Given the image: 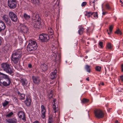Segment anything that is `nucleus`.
I'll return each instance as SVG.
<instances>
[{
    "mask_svg": "<svg viewBox=\"0 0 123 123\" xmlns=\"http://www.w3.org/2000/svg\"><path fill=\"white\" fill-rule=\"evenodd\" d=\"M11 81L9 76L0 72V85L2 83L3 86H7L10 83Z\"/></svg>",
    "mask_w": 123,
    "mask_h": 123,
    "instance_id": "f257e3e1",
    "label": "nucleus"
},
{
    "mask_svg": "<svg viewBox=\"0 0 123 123\" xmlns=\"http://www.w3.org/2000/svg\"><path fill=\"white\" fill-rule=\"evenodd\" d=\"M22 53V51L20 49L17 50L13 52L11 56V60L15 63L18 62L19 58L21 57Z\"/></svg>",
    "mask_w": 123,
    "mask_h": 123,
    "instance_id": "f03ea898",
    "label": "nucleus"
},
{
    "mask_svg": "<svg viewBox=\"0 0 123 123\" xmlns=\"http://www.w3.org/2000/svg\"><path fill=\"white\" fill-rule=\"evenodd\" d=\"M37 44L35 41L31 40L29 41V44L27 48L28 50L31 51L35 50L37 49Z\"/></svg>",
    "mask_w": 123,
    "mask_h": 123,
    "instance_id": "7ed1b4c3",
    "label": "nucleus"
},
{
    "mask_svg": "<svg viewBox=\"0 0 123 123\" xmlns=\"http://www.w3.org/2000/svg\"><path fill=\"white\" fill-rule=\"evenodd\" d=\"M1 67L3 70L7 73L11 74L13 72V70L11 66L6 63L2 64Z\"/></svg>",
    "mask_w": 123,
    "mask_h": 123,
    "instance_id": "20e7f679",
    "label": "nucleus"
},
{
    "mask_svg": "<svg viewBox=\"0 0 123 123\" xmlns=\"http://www.w3.org/2000/svg\"><path fill=\"white\" fill-rule=\"evenodd\" d=\"M94 112L95 117L97 118H102L104 117V113L101 110L99 109H95Z\"/></svg>",
    "mask_w": 123,
    "mask_h": 123,
    "instance_id": "39448f33",
    "label": "nucleus"
},
{
    "mask_svg": "<svg viewBox=\"0 0 123 123\" xmlns=\"http://www.w3.org/2000/svg\"><path fill=\"white\" fill-rule=\"evenodd\" d=\"M16 0H8V5L11 9H13L16 7Z\"/></svg>",
    "mask_w": 123,
    "mask_h": 123,
    "instance_id": "423d86ee",
    "label": "nucleus"
},
{
    "mask_svg": "<svg viewBox=\"0 0 123 123\" xmlns=\"http://www.w3.org/2000/svg\"><path fill=\"white\" fill-rule=\"evenodd\" d=\"M49 36L45 34H42L39 35V38L42 42H46L49 40Z\"/></svg>",
    "mask_w": 123,
    "mask_h": 123,
    "instance_id": "0eeeda50",
    "label": "nucleus"
},
{
    "mask_svg": "<svg viewBox=\"0 0 123 123\" xmlns=\"http://www.w3.org/2000/svg\"><path fill=\"white\" fill-rule=\"evenodd\" d=\"M9 16L12 21L16 22L17 21L18 18L17 15L13 12H11L9 13Z\"/></svg>",
    "mask_w": 123,
    "mask_h": 123,
    "instance_id": "6e6552de",
    "label": "nucleus"
},
{
    "mask_svg": "<svg viewBox=\"0 0 123 123\" xmlns=\"http://www.w3.org/2000/svg\"><path fill=\"white\" fill-rule=\"evenodd\" d=\"M2 18L7 25H11V21L8 15H4L2 17Z\"/></svg>",
    "mask_w": 123,
    "mask_h": 123,
    "instance_id": "1a4fd4ad",
    "label": "nucleus"
},
{
    "mask_svg": "<svg viewBox=\"0 0 123 123\" xmlns=\"http://www.w3.org/2000/svg\"><path fill=\"white\" fill-rule=\"evenodd\" d=\"M41 116L43 119H44L45 116V114L46 112V109L45 107L43 105L41 106Z\"/></svg>",
    "mask_w": 123,
    "mask_h": 123,
    "instance_id": "9d476101",
    "label": "nucleus"
},
{
    "mask_svg": "<svg viewBox=\"0 0 123 123\" xmlns=\"http://www.w3.org/2000/svg\"><path fill=\"white\" fill-rule=\"evenodd\" d=\"M32 78L33 82L35 84L38 85L40 83V80L38 77L33 76H32Z\"/></svg>",
    "mask_w": 123,
    "mask_h": 123,
    "instance_id": "9b49d317",
    "label": "nucleus"
},
{
    "mask_svg": "<svg viewBox=\"0 0 123 123\" xmlns=\"http://www.w3.org/2000/svg\"><path fill=\"white\" fill-rule=\"evenodd\" d=\"M55 54L56 56L55 59H54V62H55L58 65L59 64L60 62V55L58 53H56Z\"/></svg>",
    "mask_w": 123,
    "mask_h": 123,
    "instance_id": "f8f14e48",
    "label": "nucleus"
},
{
    "mask_svg": "<svg viewBox=\"0 0 123 123\" xmlns=\"http://www.w3.org/2000/svg\"><path fill=\"white\" fill-rule=\"evenodd\" d=\"M33 25L36 29H39L41 27V22L40 21H35L34 22Z\"/></svg>",
    "mask_w": 123,
    "mask_h": 123,
    "instance_id": "ddd939ff",
    "label": "nucleus"
},
{
    "mask_svg": "<svg viewBox=\"0 0 123 123\" xmlns=\"http://www.w3.org/2000/svg\"><path fill=\"white\" fill-rule=\"evenodd\" d=\"M18 115L20 119L23 120H25V117L24 113L22 111H20L18 112Z\"/></svg>",
    "mask_w": 123,
    "mask_h": 123,
    "instance_id": "4468645a",
    "label": "nucleus"
},
{
    "mask_svg": "<svg viewBox=\"0 0 123 123\" xmlns=\"http://www.w3.org/2000/svg\"><path fill=\"white\" fill-rule=\"evenodd\" d=\"M20 28V31L24 33H27L28 30V29L26 26L22 25H21Z\"/></svg>",
    "mask_w": 123,
    "mask_h": 123,
    "instance_id": "2eb2a0df",
    "label": "nucleus"
},
{
    "mask_svg": "<svg viewBox=\"0 0 123 123\" xmlns=\"http://www.w3.org/2000/svg\"><path fill=\"white\" fill-rule=\"evenodd\" d=\"M6 28L5 23L2 20H0V32L4 30Z\"/></svg>",
    "mask_w": 123,
    "mask_h": 123,
    "instance_id": "dca6fc26",
    "label": "nucleus"
},
{
    "mask_svg": "<svg viewBox=\"0 0 123 123\" xmlns=\"http://www.w3.org/2000/svg\"><path fill=\"white\" fill-rule=\"evenodd\" d=\"M32 18L33 20L35 21H40V18L38 15L34 14L32 16Z\"/></svg>",
    "mask_w": 123,
    "mask_h": 123,
    "instance_id": "f3484780",
    "label": "nucleus"
},
{
    "mask_svg": "<svg viewBox=\"0 0 123 123\" xmlns=\"http://www.w3.org/2000/svg\"><path fill=\"white\" fill-rule=\"evenodd\" d=\"M53 30L51 28H48V31L49 33V35L50 38H52L54 36Z\"/></svg>",
    "mask_w": 123,
    "mask_h": 123,
    "instance_id": "a211bd4d",
    "label": "nucleus"
},
{
    "mask_svg": "<svg viewBox=\"0 0 123 123\" xmlns=\"http://www.w3.org/2000/svg\"><path fill=\"white\" fill-rule=\"evenodd\" d=\"M21 81V82L23 86H27L28 83V81L26 79H22Z\"/></svg>",
    "mask_w": 123,
    "mask_h": 123,
    "instance_id": "6ab92c4d",
    "label": "nucleus"
},
{
    "mask_svg": "<svg viewBox=\"0 0 123 123\" xmlns=\"http://www.w3.org/2000/svg\"><path fill=\"white\" fill-rule=\"evenodd\" d=\"M41 67L42 70L44 71H46L47 68V65L44 63L41 65Z\"/></svg>",
    "mask_w": 123,
    "mask_h": 123,
    "instance_id": "aec40b11",
    "label": "nucleus"
},
{
    "mask_svg": "<svg viewBox=\"0 0 123 123\" xmlns=\"http://www.w3.org/2000/svg\"><path fill=\"white\" fill-rule=\"evenodd\" d=\"M78 33L80 35H81L83 33L84 29L82 26H80L79 28Z\"/></svg>",
    "mask_w": 123,
    "mask_h": 123,
    "instance_id": "412c9836",
    "label": "nucleus"
},
{
    "mask_svg": "<svg viewBox=\"0 0 123 123\" xmlns=\"http://www.w3.org/2000/svg\"><path fill=\"white\" fill-rule=\"evenodd\" d=\"M54 113L57 114L58 115V117L59 115V108L57 107L54 104Z\"/></svg>",
    "mask_w": 123,
    "mask_h": 123,
    "instance_id": "4be33fe9",
    "label": "nucleus"
},
{
    "mask_svg": "<svg viewBox=\"0 0 123 123\" xmlns=\"http://www.w3.org/2000/svg\"><path fill=\"white\" fill-rule=\"evenodd\" d=\"M17 122V120L16 119L13 118L9 120L7 123H16Z\"/></svg>",
    "mask_w": 123,
    "mask_h": 123,
    "instance_id": "5701e85b",
    "label": "nucleus"
},
{
    "mask_svg": "<svg viewBox=\"0 0 123 123\" xmlns=\"http://www.w3.org/2000/svg\"><path fill=\"white\" fill-rule=\"evenodd\" d=\"M18 96L19 97L20 99H24L25 95L24 94H21L19 92H18Z\"/></svg>",
    "mask_w": 123,
    "mask_h": 123,
    "instance_id": "b1692460",
    "label": "nucleus"
},
{
    "mask_svg": "<svg viewBox=\"0 0 123 123\" xmlns=\"http://www.w3.org/2000/svg\"><path fill=\"white\" fill-rule=\"evenodd\" d=\"M25 102L26 105H30L31 104V100L30 98H27Z\"/></svg>",
    "mask_w": 123,
    "mask_h": 123,
    "instance_id": "393cba45",
    "label": "nucleus"
},
{
    "mask_svg": "<svg viewBox=\"0 0 123 123\" xmlns=\"http://www.w3.org/2000/svg\"><path fill=\"white\" fill-rule=\"evenodd\" d=\"M23 16L24 19L26 20H29L30 18V16L25 13H24Z\"/></svg>",
    "mask_w": 123,
    "mask_h": 123,
    "instance_id": "a878e982",
    "label": "nucleus"
},
{
    "mask_svg": "<svg viewBox=\"0 0 123 123\" xmlns=\"http://www.w3.org/2000/svg\"><path fill=\"white\" fill-rule=\"evenodd\" d=\"M90 66L87 65H86L85 67V69L86 71L89 73H90Z\"/></svg>",
    "mask_w": 123,
    "mask_h": 123,
    "instance_id": "bb28decb",
    "label": "nucleus"
},
{
    "mask_svg": "<svg viewBox=\"0 0 123 123\" xmlns=\"http://www.w3.org/2000/svg\"><path fill=\"white\" fill-rule=\"evenodd\" d=\"M93 14V13L91 12H87L85 14V15L87 16L88 18L90 17Z\"/></svg>",
    "mask_w": 123,
    "mask_h": 123,
    "instance_id": "cd10ccee",
    "label": "nucleus"
},
{
    "mask_svg": "<svg viewBox=\"0 0 123 123\" xmlns=\"http://www.w3.org/2000/svg\"><path fill=\"white\" fill-rule=\"evenodd\" d=\"M95 68L96 71L99 72L101 71V67L99 66H97Z\"/></svg>",
    "mask_w": 123,
    "mask_h": 123,
    "instance_id": "c85d7f7f",
    "label": "nucleus"
},
{
    "mask_svg": "<svg viewBox=\"0 0 123 123\" xmlns=\"http://www.w3.org/2000/svg\"><path fill=\"white\" fill-rule=\"evenodd\" d=\"M31 1L33 3L36 5L38 4L39 2V0H31Z\"/></svg>",
    "mask_w": 123,
    "mask_h": 123,
    "instance_id": "c756f323",
    "label": "nucleus"
},
{
    "mask_svg": "<svg viewBox=\"0 0 123 123\" xmlns=\"http://www.w3.org/2000/svg\"><path fill=\"white\" fill-rule=\"evenodd\" d=\"M9 103V102L5 100V101L3 103L2 105L3 106L5 107L7 106Z\"/></svg>",
    "mask_w": 123,
    "mask_h": 123,
    "instance_id": "7c9ffc66",
    "label": "nucleus"
},
{
    "mask_svg": "<svg viewBox=\"0 0 123 123\" xmlns=\"http://www.w3.org/2000/svg\"><path fill=\"white\" fill-rule=\"evenodd\" d=\"M115 33L118 34H120V35H121L122 34V32L119 29L117 30L115 32Z\"/></svg>",
    "mask_w": 123,
    "mask_h": 123,
    "instance_id": "2f4dec72",
    "label": "nucleus"
},
{
    "mask_svg": "<svg viewBox=\"0 0 123 123\" xmlns=\"http://www.w3.org/2000/svg\"><path fill=\"white\" fill-rule=\"evenodd\" d=\"M13 114V113L12 112H11L6 114V116L7 117H10Z\"/></svg>",
    "mask_w": 123,
    "mask_h": 123,
    "instance_id": "473e14b6",
    "label": "nucleus"
},
{
    "mask_svg": "<svg viewBox=\"0 0 123 123\" xmlns=\"http://www.w3.org/2000/svg\"><path fill=\"white\" fill-rule=\"evenodd\" d=\"M106 8L108 10H110L111 9V8L110 6L108 4H106L105 5Z\"/></svg>",
    "mask_w": 123,
    "mask_h": 123,
    "instance_id": "72a5a7b5",
    "label": "nucleus"
},
{
    "mask_svg": "<svg viewBox=\"0 0 123 123\" xmlns=\"http://www.w3.org/2000/svg\"><path fill=\"white\" fill-rule=\"evenodd\" d=\"M88 100L87 99L84 98L82 100V102L84 103H85L87 102Z\"/></svg>",
    "mask_w": 123,
    "mask_h": 123,
    "instance_id": "f704fd0d",
    "label": "nucleus"
},
{
    "mask_svg": "<svg viewBox=\"0 0 123 123\" xmlns=\"http://www.w3.org/2000/svg\"><path fill=\"white\" fill-rule=\"evenodd\" d=\"M107 46L108 48L109 49H111V44L110 43H109L107 44Z\"/></svg>",
    "mask_w": 123,
    "mask_h": 123,
    "instance_id": "c9c22d12",
    "label": "nucleus"
},
{
    "mask_svg": "<svg viewBox=\"0 0 123 123\" xmlns=\"http://www.w3.org/2000/svg\"><path fill=\"white\" fill-rule=\"evenodd\" d=\"M113 26L112 25H111L109 27V29L111 33L112 31V30L113 29Z\"/></svg>",
    "mask_w": 123,
    "mask_h": 123,
    "instance_id": "e433bc0d",
    "label": "nucleus"
},
{
    "mask_svg": "<svg viewBox=\"0 0 123 123\" xmlns=\"http://www.w3.org/2000/svg\"><path fill=\"white\" fill-rule=\"evenodd\" d=\"M93 13V14L94 13L93 15L94 17L95 18H97L98 17V15L97 12H96L95 13H94V12Z\"/></svg>",
    "mask_w": 123,
    "mask_h": 123,
    "instance_id": "4c0bfd02",
    "label": "nucleus"
},
{
    "mask_svg": "<svg viewBox=\"0 0 123 123\" xmlns=\"http://www.w3.org/2000/svg\"><path fill=\"white\" fill-rule=\"evenodd\" d=\"M48 123H52V118L50 117H49Z\"/></svg>",
    "mask_w": 123,
    "mask_h": 123,
    "instance_id": "58836bf2",
    "label": "nucleus"
},
{
    "mask_svg": "<svg viewBox=\"0 0 123 123\" xmlns=\"http://www.w3.org/2000/svg\"><path fill=\"white\" fill-rule=\"evenodd\" d=\"M86 2H83L81 4L82 6L83 7L85 6L86 4Z\"/></svg>",
    "mask_w": 123,
    "mask_h": 123,
    "instance_id": "ea45409f",
    "label": "nucleus"
},
{
    "mask_svg": "<svg viewBox=\"0 0 123 123\" xmlns=\"http://www.w3.org/2000/svg\"><path fill=\"white\" fill-rule=\"evenodd\" d=\"M99 45L101 48L103 47V43L102 42H99Z\"/></svg>",
    "mask_w": 123,
    "mask_h": 123,
    "instance_id": "a19ab883",
    "label": "nucleus"
},
{
    "mask_svg": "<svg viewBox=\"0 0 123 123\" xmlns=\"http://www.w3.org/2000/svg\"><path fill=\"white\" fill-rule=\"evenodd\" d=\"M117 90H118L119 92H121L122 91L123 89L119 87L118 88Z\"/></svg>",
    "mask_w": 123,
    "mask_h": 123,
    "instance_id": "79ce46f5",
    "label": "nucleus"
},
{
    "mask_svg": "<svg viewBox=\"0 0 123 123\" xmlns=\"http://www.w3.org/2000/svg\"><path fill=\"white\" fill-rule=\"evenodd\" d=\"M95 0H90V3H94L95 2Z\"/></svg>",
    "mask_w": 123,
    "mask_h": 123,
    "instance_id": "37998d69",
    "label": "nucleus"
},
{
    "mask_svg": "<svg viewBox=\"0 0 123 123\" xmlns=\"http://www.w3.org/2000/svg\"><path fill=\"white\" fill-rule=\"evenodd\" d=\"M54 72V78H55L56 77L55 75V73H57V72L56 70L55 69V70Z\"/></svg>",
    "mask_w": 123,
    "mask_h": 123,
    "instance_id": "c03bdc74",
    "label": "nucleus"
},
{
    "mask_svg": "<svg viewBox=\"0 0 123 123\" xmlns=\"http://www.w3.org/2000/svg\"><path fill=\"white\" fill-rule=\"evenodd\" d=\"M52 97V95L51 94V92L50 93L49 95L48 96V97L49 98H51Z\"/></svg>",
    "mask_w": 123,
    "mask_h": 123,
    "instance_id": "a18cd8bd",
    "label": "nucleus"
},
{
    "mask_svg": "<svg viewBox=\"0 0 123 123\" xmlns=\"http://www.w3.org/2000/svg\"><path fill=\"white\" fill-rule=\"evenodd\" d=\"M121 79L122 81H123V75L120 76Z\"/></svg>",
    "mask_w": 123,
    "mask_h": 123,
    "instance_id": "49530a36",
    "label": "nucleus"
},
{
    "mask_svg": "<svg viewBox=\"0 0 123 123\" xmlns=\"http://www.w3.org/2000/svg\"><path fill=\"white\" fill-rule=\"evenodd\" d=\"M119 1L121 3V5L122 6H123V2H122L121 0H120Z\"/></svg>",
    "mask_w": 123,
    "mask_h": 123,
    "instance_id": "de8ad7c7",
    "label": "nucleus"
},
{
    "mask_svg": "<svg viewBox=\"0 0 123 123\" xmlns=\"http://www.w3.org/2000/svg\"><path fill=\"white\" fill-rule=\"evenodd\" d=\"M107 13V12H102V14L103 15H105Z\"/></svg>",
    "mask_w": 123,
    "mask_h": 123,
    "instance_id": "09e8293b",
    "label": "nucleus"
},
{
    "mask_svg": "<svg viewBox=\"0 0 123 123\" xmlns=\"http://www.w3.org/2000/svg\"><path fill=\"white\" fill-rule=\"evenodd\" d=\"M33 123H40L38 121H36L33 122Z\"/></svg>",
    "mask_w": 123,
    "mask_h": 123,
    "instance_id": "8fccbe9b",
    "label": "nucleus"
},
{
    "mask_svg": "<svg viewBox=\"0 0 123 123\" xmlns=\"http://www.w3.org/2000/svg\"><path fill=\"white\" fill-rule=\"evenodd\" d=\"M100 84H101L102 85H104V83L103 82H101L100 84H99V86Z\"/></svg>",
    "mask_w": 123,
    "mask_h": 123,
    "instance_id": "3c124183",
    "label": "nucleus"
},
{
    "mask_svg": "<svg viewBox=\"0 0 123 123\" xmlns=\"http://www.w3.org/2000/svg\"><path fill=\"white\" fill-rule=\"evenodd\" d=\"M28 67L29 68H30L31 67V64H29L28 65Z\"/></svg>",
    "mask_w": 123,
    "mask_h": 123,
    "instance_id": "603ef678",
    "label": "nucleus"
},
{
    "mask_svg": "<svg viewBox=\"0 0 123 123\" xmlns=\"http://www.w3.org/2000/svg\"><path fill=\"white\" fill-rule=\"evenodd\" d=\"M122 71V72H123V64L121 65Z\"/></svg>",
    "mask_w": 123,
    "mask_h": 123,
    "instance_id": "864d4df0",
    "label": "nucleus"
},
{
    "mask_svg": "<svg viewBox=\"0 0 123 123\" xmlns=\"http://www.w3.org/2000/svg\"><path fill=\"white\" fill-rule=\"evenodd\" d=\"M45 13L46 14V15H45L46 16H48V12H45Z\"/></svg>",
    "mask_w": 123,
    "mask_h": 123,
    "instance_id": "5fc2aeb1",
    "label": "nucleus"
},
{
    "mask_svg": "<svg viewBox=\"0 0 123 123\" xmlns=\"http://www.w3.org/2000/svg\"><path fill=\"white\" fill-rule=\"evenodd\" d=\"M86 80H87V81H89V78L88 77H87V78H86Z\"/></svg>",
    "mask_w": 123,
    "mask_h": 123,
    "instance_id": "6e6d98bb",
    "label": "nucleus"
},
{
    "mask_svg": "<svg viewBox=\"0 0 123 123\" xmlns=\"http://www.w3.org/2000/svg\"><path fill=\"white\" fill-rule=\"evenodd\" d=\"M115 123H119L117 120L115 122Z\"/></svg>",
    "mask_w": 123,
    "mask_h": 123,
    "instance_id": "4d7b16f0",
    "label": "nucleus"
},
{
    "mask_svg": "<svg viewBox=\"0 0 123 123\" xmlns=\"http://www.w3.org/2000/svg\"><path fill=\"white\" fill-rule=\"evenodd\" d=\"M1 41L0 37V45L1 44Z\"/></svg>",
    "mask_w": 123,
    "mask_h": 123,
    "instance_id": "13d9d810",
    "label": "nucleus"
},
{
    "mask_svg": "<svg viewBox=\"0 0 123 123\" xmlns=\"http://www.w3.org/2000/svg\"><path fill=\"white\" fill-rule=\"evenodd\" d=\"M107 33H108V34L109 35H110V34L111 33L110 32H107Z\"/></svg>",
    "mask_w": 123,
    "mask_h": 123,
    "instance_id": "bf43d9fd",
    "label": "nucleus"
},
{
    "mask_svg": "<svg viewBox=\"0 0 123 123\" xmlns=\"http://www.w3.org/2000/svg\"><path fill=\"white\" fill-rule=\"evenodd\" d=\"M111 108H110L109 109V110H108V111H109L110 110H111Z\"/></svg>",
    "mask_w": 123,
    "mask_h": 123,
    "instance_id": "052dcab7",
    "label": "nucleus"
},
{
    "mask_svg": "<svg viewBox=\"0 0 123 123\" xmlns=\"http://www.w3.org/2000/svg\"><path fill=\"white\" fill-rule=\"evenodd\" d=\"M107 32H108L109 31L108 30H107Z\"/></svg>",
    "mask_w": 123,
    "mask_h": 123,
    "instance_id": "680f3d73",
    "label": "nucleus"
},
{
    "mask_svg": "<svg viewBox=\"0 0 123 123\" xmlns=\"http://www.w3.org/2000/svg\"><path fill=\"white\" fill-rule=\"evenodd\" d=\"M94 5V6H95V5H94H94Z\"/></svg>",
    "mask_w": 123,
    "mask_h": 123,
    "instance_id": "e2e57ef3",
    "label": "nucleus"
},
{
    "mask_svg": "<svg viewBox=\"0 0 123 123\" xmlns=\"http://www.w3.org/2000/svg\"><path fill=\"white\" fill-rule=\"evenodd\" d=\"M53 102H54V99L53 100Z\"/></svg>",
    "mask_w": 123,
    "mask_h": 123,
    "instance_id": "0e129e2a",
    "label": "nucleus"
},
{
    "mask_svg": "<svg viewBox=\"0 0 123 123\" xmlns=\"http://www.w3.org/2000/svg\"><path fill=\"white\" fill-rule=\"evenodd\" d=\"M54 102H55V99H54Z\"/></svg>",
    "mask_w": 123,
    "mask_h": 123,
    "instance_id": "69168bd1",
    "label": "nucleus"
},
{
    "mask_svg": "<svg viewBox=\"0 0 123 123\" xmlns=\"http://www.w3.org/2000/svg\"><path fill=\"white\" fill-rule=\"evenodd\" d=\"M53 106L54 105V104H53Z\"/></svg>",
    "mask_w": 123,
    "mask_h": 123,
    "instance_id": "338daca9",
    "label": "nucleus"
},
{
    "mask_svg": "<svg viewBox=\"0 0 123 123\" xmlns=\"http://www.w3.org/2000/svg\"><path fill=\"white\" fill-rule=\"evenodd\" d=\"M57 42V43H58V41Z\"/></svg>",
    "mask_w": 123,
    "mask_h": 123,
    "instance_id": "774afa93",
    "label": "nucleus"
}]
</instances>
